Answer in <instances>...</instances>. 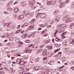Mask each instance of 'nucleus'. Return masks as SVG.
I'll list each match as a JSON object with an SVG mask.
<instances>
[{"instance_id":"obj_1","label":"nucleus","mask_w":74,"mask_h":74,"mask_svg":"<svg viewBox=\"0 0 74 74\" xmlns=\"http://www.w3.org/2000/svg\"><path fill=\"white\" fill-rule=\"evenodd\" d=\"M24 15H25V16H27L29 15L28 11L26 10H24L23 12V14L20 15L18 18V20H21L24 18Z\"/></svg>"},{"instance_id":"obj_2","label":"nucleus","mask_w":74,"mask_h":74,"mask_svg":"<svg viewBox=\"0 0 74 74\" xmlns=\"http://www.w3.org/2000/svg\"><path fill=\"white\" fill-rule=\"evenodd\" d=\"M54 3L52 0H48L47 2V5H52Z\"/></svg>"},{"instance_id":"obj_3","label":"nucleus","mask_w":74,"mask_h":74,"mask_svg":"<svg viewBox=\"0 0 74 74\" xmlns=\"http://www.w3.org/2000/svg\"><path fill=\"white\" fill-rule=\"evenodd\" d=\"M38 48V45L37 44H35L32 48L34 51H36L37 49V48Z\"/></svg>"},{"instance_id":"obj_4","label":"nucleus","mask_w":74,"mask_h":74,"mask_svg":"<svg viewBox=\"0 0 74 74\" xmlns=\"http://www.w3.org/2000/svg\"><path fill=\"white\" fill-rule=\"evenodd\" d=\"M47 50L46 49L44 50L42 52V56H44L47 55Z\"/></svg>"},{"instance_id":"obj_5","label":"nucleus","mask_w":74,"mask_h":74,"mask_svg":"<svg viewBox=\"0 0 74 74\" xmlns=\"http://www.w3.org/2000/svg\"><path fill=\"white\" fill-rule=\"evenodd\" d=\"M36 3V1H29L28 3V4L29 5H30L32 4H34Z\"/></svg>"},{"instance_id":"obj_6","label":"nucleus","mask_w":74,"mask_h":74,"mask_svg":"<svg viewBox=\"0 0 74 74\" xmlns=\"http://www.w3.org/2000/svg\"><path fill=\"white\" fill-rule=\"evenodd\" d=\"M27 4L25 2L23 3L22 2L21 3V5L22 7H26V5Z\"/></svg>"},{"instance_id":"obj_7","label":"nucleus","mask_w":74,"mask_h":74,"mask_svg":"<svg viewBox=\"0 0 74 74\" xmlns=\"http://www.w3.org/2000/svg\"><path fill=\"white\" fill-rule=\"evenodd\" d=\"M4 26H7L9 28L10 27H11V24L10 23H5L4 24Z\"/></svg>"},{"instance_id":"obj_8","label":"nucleus","mask_w":74,"mask_h":74,"mask_svg":"<svg viewBox=\"0 0 74 74\" xmlns=\"http://www.w3.org/2000/svg\"><path fill=\"white\" fill-rule=\"evenodd\" d=\"M34 27H35L34 25H31L30 27H28V29L29 30H31L32 29H34Z\"/></svg>"},{"instance_id":"obj_9","label":"nucleus","mask_w":74,"mask_h":74,"mask_svg":"<svg viewBox=\"0 0 74 74\" xmlns=\"http://www.w3.org/2000/svg\"><path fill=\"white\" fill-rule=\"evenodd\" d=\"M28 23H25L22 26H21V27L22 28H24L25 27L28 26Z\"/></svg>"},{"instance_id":"obj_10","label":"nucleus","mask_w":74,"mask_h":74,"mask_svg":"<svg viewBox=\"0 0 74 74\" xmlns=\"http://www.w3.org/2000/svg\"><path fill=\"white\" fill-rule=\"evenodd\" d=\"M67 18H69V16L67 17V16H64L63 18L62 21L64 22V21H66V20H67Z\"/></svg>"},{"instance_id":"obj_11","label":"nucleus","mask_w":74,"mask_h":74,"mask_svg":"<svg viewBox=\"0 0 74 74\" xmlns=\"http://www.w3.org/2000/svg\"><path fill=\"white\" fill-rule=\"evenodd\" d=\"M27 37V34H25L21 36V38H26V37Z\"/></svg>"},{"instance_id":"obj_12","label":"nucleus","mask_w":74,"mask_h":74,"mask_svg":"<svg viewBox=\"0 0 74 74\" xmlns=\"http://www.w3.org/2000/svg\"><path fill=\"white\" fill-rule=\"evenodd\" d=\"M19 11V10H18V8H15L14 10V12L15 13H16Z\"/></svg>"},{"instance_id":"obj_13","label":"nucleus","mask_w":74,"mask_h":74,"mask_svg":"<svg viewBox=\"0 0 74 74\" xmlns=\"http://www.w3.org/2000/svg\"><path fill=\"white\" fill-rule=\"evenodd\" d=\"M72 21H73V19H72V18H69V19H68L66 20V22L68 23V22H71Z\"/></svg>"},{"instance_id":"obj_14","label":"nucleus","mask_w":74,"mask_h":74,"mask_svg":"<svg viewBox=\"0 0 74 74\" xmlns=\"http://www.w3.org/2000/svg\"><path fill=\"white\" fill-rule=\"evenodd\" d=\"M46 32L47 29L43 30L42 31V32L41 33V34H45V33H46Z\"/></svg>"},{"instance_id":"obj_15","label":"nucleus","mask_w":74,"mask_h":74,"mask_svg":"<svg viewBox=\"0 0 74 74\" xmlns=\"http://www.w3.org/2000/svg\"><path fill=\"white\" fill-rule=\"evenodd\" d=\"M10 34H9L8 33L6 34L5 35V36H6V38H10Z\"/></svg>"},{"instance_id":"obj_16","label":"nucleus","mask_w":74,"mask_h":74,"mask_svg":"<svg viewBox=\"0 0 74 74\" xmlns=\"http://www.w3.org/2000/svg\"><path fill=\"white\" fill-rule=\"evenodd\" d=\"M26 63V62H25L24 61H22L21 62V63H20L21 65H23L25 64Z\"/></svg>"},{"instance_id":"obj_17","label":"nucleus","mask_w":74,"mask_h":74,"mask_svg":"<svg viewBox=\"0 0 74 74\" xmlns=\"http://www.w3.org/2000/svg\"><path fill=\"white\" fill-rule=\"evenodd\" d=\"M7 10H8V11H12V10H13V9L10 8H7Z\"/></svg>"},{"instance_id":"obj_18","label":"nucleus","mask_w":74,"mask_h":74,"mask_svg":"<svg viewBox=\"0 0 74 74\" xmlns=\"http://www.w3.org/2000/svg\"><path fill=\"white\" fill-rule=\"evenodd\" d=\"M58 30H57L54 33V35L55 37H56V34H57V33H58Z\"/></svg>"},{"instance_id":"obj_19","label":"nucleus","mask_w":74,"mask_h":74,"mask_svg":"<svg viewBox=\"0 0 74 74\" xmlns=\"http://www.w3.org/2000/svg\"><path fill=\"white\" fill-rule=\"evenodd\" d=\"M60 20V18H57L55 20V21L56 22H58Z\"/></svg>"},{"instance_id":"obj_20","label":"nucleus","mask_w":74,"mask_h":74,"mask_svg":"<svg viewBox=\"0 0 74 74\" xmlns=\"http://www.w3.org/2000/svg\"><path fill=\"white\" fill-rule=\"evenodd\" d=\"M58 13V10H56L53 13L54 15H56Z\"/></svg>"},{"instance_id":"obj_21","label":"nucleus","mask_w":74,"mask_h":74,"mask_svg":"<svg viewBox=\"0 0 74 74\" xmlns=\"http://www.w3.org/2000/svg\"><path fill=\"white\" fill-rule=\"evenodd\" d=\"M2 64L3 66H5L7 65V64L5 62H2Z\"/></svg>"},{"instance_id":"obj_22","label":"nucleus","mask_w":74,"mask_h":74,"mask_svg":"<svg viewBox=\"0 0 74 74\" xmlns=\"http://www.w3.org/2000/svg\"><path fill=\"white\" fill-rule=\"evenodd\" d=\"M40 26L41 27H42V28L44 27H45V26L44 24H41L40 25Z\"/></svg>"},{"instance_id":"obj_23","label":"nucleus","mask_w":74,"mask_h":74,"mask_svg":"<svg viewBox=\"0 0 74 74\" xmlns=\"http://www.w3.org/2000/svg\"><path fill=\"white\" fill-rule=\"evenodd\" d=\"M16 43H18L19 42V39L17 38L15 40Z\"/></svg>"},{"instance_id":"obj_24","label":"nucleus","mask_w":74,"mask_h":74,"mask_svg":"<svg viewBox=\"0 0 74 74\" xmlns=\"http://www.w3.org/2000/svg\"><path fill=\"white\" fill-rule=\"evenodd\" d=\"M13 3H14V1H13L12 0L11 1L9 2V4H13Z\"/></svg>"},{"instance_id":"obj_25","label":"nucleus","mask_w":74,"mask_h":74,"mask_svg":"<svg viewBox=\"0 0 74 74\" xmlns=\"http://www.w3.org/2000/svg\"><path fill=\"white\" fill-rule=\"evenodd\" d=\"M56 41H59V40H60V41H62V39H59V38H56L55 39Z\"/></svg>"},{"instance_id":"obj_26","label":"nucleus","mask_w":74,"mask_h":74,"mask_svg":"<svg viewBox=\"0 0 74 74\" xmlns=\"http://www.w3.org/2000/svg\"><path fill=\"white\" fill-rule=\"evenodd\" d=\"M40 17L41 18H44V15L43 14H40Z\"/></svg>"},{"instance_id":"obj_27","label":"nucleus","mask_w":74,"mask_h":74,"mask_svg":"<svg viewBox=\"0 0 74 74\" xmlns=\"http://www.w3.org/2000/svg\"><path fill=\"white\" fill-rule=\"evenodd\" d=\"M21 30L19 29L18 31L16 32H15V34H18V33H20L21 32Z\"/></svg>"},{"instance_id":"obj_28","label":"nucleus","mask_w":74,"mask_h":74,"mask_svg":"<svg viewBox=\"0 0 74 74\" xmlns=\"http://www.w3.org/2000/svg\"><path fill=\"white\" fill-rule=\"evenodd\" d=\"M47 17V14H43V18H45Z\"/></svg>"},{"instance_id":"obj_29","label":"nucleus","mask_w":74,"mask_h":74,"mask_svg":"<svg viewBox=\"0 0 74 74\" xmlns=\"http://www.w3.org/2000/svg\"><path fill=\"white\" fill-rule=\"evenodd\" d=\"M52 61H50L48 62V64H50V65H52Z\"/></svg>"},{"instance_id":"obj_30","label":"nucleus","mask_w":74,"mask_h":74,"mask_svg":"<svg viewBox=\"0 0 74 74\" xmlns=\"http://www.w3.org/2000/svg\"><path fill=\"white\" fill-rule=\"evenodd\" d=\"M45 21L46 22H48L49 21V19L48 18H47L46 19Z\"/></svg>"},{"instance_id":"obj_31","label":"nucleus","mask_w":74,"mask_h":74,"mask_svg":"<svg viewBox=\"0 0 74 74\" xmlns=\"http://www.w3.org/2000/svg\"><path fill=\"white\" fill-rule=\"evenodd\" d=\"M70 2V0H67L65 2V3H68Z\"/></svg>"},{"instance_id":"obj_32","label":"nucleus","mask_w":74,"mask_h":74,"mask_svg":"<svg viewBox=\"0 0 74 74\" xmlns=\"http://www.w3.org/2000/svg\"><path fill=\"white\" fill-rule=\"evenodd\" d=\"M60 29L63 32H64V28L63 27L61 28Z\"/></svg>"},{"instance_id":"obj_33","label":"nucleus","mask_w":74,"mask_h":74,"mask_svg":"<svg viewBox=\"0 0 74 74\" xmlns=\"http://www.w3.org/2000/svg\"><path fill=\"white\" fill-rule=\"evenodd\" d=\"M20 26H21V25H18L17 27V29H19L20 27Z\"/></svg>"},{"instance_id":"obj_34","label":"nucleus","mask_w":74,"mask_h":74,"mask_svg":"<svg viewBox=\"0 0 74 74\" xmlns=\"http://www.w3.org/2000/svg\"><path fill=\"white\" fill-rule=\"evenodd\" d=\"M38 67H37L35 68V70H36L37 71V70H39L40 69L39 68H38Z\"/></svg>"},{"instance_id":"obj_35","label":"nucleus","mask_w":74,"mask_h":74,"mask_svg":"<svg viewBox=\"0 0 74 74\" xmlns=\"http://www.w3.org/2000/svg\"><path fill=\"white\" fill-rule=\"evenodd\" d=\"M17 63H19L20 64H21V61H17Z\"/></svg>"},{"instance_id":"obj_36","label":"nucleus","mask_w":74,"mask_h":74,"mask_svg":"<svg viewBox=\"0 0 74 74\" xmlns=\"http://www.w3.org/2000/svg\"><path fill=\"white\" fill-rule=\"evenodd\" d=\"M51 55L50 54V53H49L48 54V57H49V58L51 57Z\"/></svg>"},{"instance_id":"obj_37","label":"nucleus","mask_w":74,"mask_h":74,"mask_svg":"<svg viewBox=\"0 0 74 74\" xmlns=\"http://www.w3.org/2000/svg\"><path fill=\"white\" fill-rule=\"evenodd\" d=\"M36 21V19H32L31 20V22H34V21Z\"/></svg>"},{"instance_id":"obj_38","label":"nucleus","mask_w":74,"mask_h":74,"mask_svg":"<svg viewBox=\"0 0 74 74\" xmlns=\"http://www.w3.org/2000/svg\"><path fill=\"white\" fill-rule=\"evenodd\" d=\"M26 42H28V43H29L30 42V41L29 40H26Z\"/></svg>"},{"instance_id":"obj_39","label":"nucleus","mask_w":74,"mask_h":74,"mask_svg":"<svg viewBox=\"0 0 74 74\" xmlns=\"http://www.w3.org/2000/svg\"><path fill=\"white\" fill-rule=\"evenodd\" d=\"M11 34L12 36H14V34H15V33L14 32H12L11 33Z\"/></svg>"},{"instance_id":"obj_40","label":"nucleus","mask_w":74,"mask_h":74,"mask_svg":"<svg viewBox=\"0 0 74 74\" xmlns=\"http://www.w3.org/2000/svg\"><path fill=\"white\" fill-rule=\"evenodd\" d=\"M39 50L40 52H42V51H43V49H39Z\"/></svg>"},{"instance_id":"obj_41","label":"nucleus","mask_w":74,"mask_h":74,"mask_svg":"<svg viewBox=\"0 0 74 74\" xmlns=\"http://www.w3.org/2000/svg\"><path fill=\"white\" fill-rule=\"evenodd\" d=\"M3 13L5 14H8V12H7V11H6L5 12H4Z\"/></svg>"},{"instance_id":"obj_42","label":"nucleus","mask_w":74,"mask_h":74,"mask_svg":"<svg viewBox=\"0 0 74 74\" xmlns=\"http://www.w3.org/2000/svg\"><path fill=\"white\" fill-rule=\"evenodd\" d=\"M48 36V34H45L43 35V37H46Z\"/></svg>"},{"instance_id":"obj_43","label":"nucleus","mask_w":74,"mask_h":74,"mask_svg":"<svg viewBox=\"0 0 74 74\" xmlns=\"http://www.w3.org/2000/svg\"><path fill=\"white\" fill-rule=\"evenodd\" d=\"M25 33V30H23L21 32V34H23Z\"/></svg>"},{"instance_id":"obj_44","label":"nucleus","mask_w":74,"mask_h":74,"mask_svg":"<svg viewBox=\"0 0 74 74\" xmlns=\"http://www.w3.org/2000/svg\"><path fill=\"white\" fill-rule=\"evenodd\" d=\"M11 27H11V28H14V25H13L12 26H11Z\"/></svg>"},{"instance_id":"obj_45","label":"nucleus","mask_w":74,"mask_h":74,"mask_svg":"<svg viewBox=\"0 0 74 74\" xmlns=\"http://www.w3.org/2000/svg\"><path fill=\"white\" fill-rule=\"evenodd\" d=\"M51 27V25H49L47 26V27L48 28H50V27Z\"/></svg>"},{"instance_id":"obj_46","label":"nucleus","mask_w":74,"mask_h":74,"mask_svg":"<svg viewBox=\"0 0 74 74\" xmlns=\"http://www.w3.org/2000/svg\"><path fill=\"white\" fill-rule=\"evenodd\" d=\"M33 45L32 44H31V45H29V47H33Z\"/></svg>"},{"instance_id":"obj_47","label":"nucleus","mask_w":74,"mask_h":74,"mask_svg":"<svg viewBox=\"0 0 74 74\" xmlns=\"http://www.w3.org/2000/svg\"><path fill=\"white\" fill-rule=\"evenodd\" d=\"M10 3H9L7 4V6L8 7H10Z\"/></svg>"},{"instance_id":"obj_48","label":"nucleus","mask_w":74,"mask_h":74,"mask_svg":"<svg viewBox=\"0 0 74 74\" xmlns=\"http://www.w3.org/2000/svg\"><path fill=\"white\" fill-rule=\"evenodd\" d=\"M60 8H63V6L62 5H60L59 6Z\"/></svg>"},{"instance_id":"obj_49","label":"nucleus","mask_w":74,"mask_h":74,"mask_svg":"<svg viewBox=\"0 0 74 74\" xmlns=\"http://www.w3.org/2000/svg\"><path fill=\"white\" fill-rule=\"evenodd\" d=\"M31 36L32 37H34V33H33L31 35Z\"/></svg>"},{"instance_id":"obj_50","label":"nucleus","mask_w":74,"mask_h":74,"mask_svg":"<svg viewBox=\"0 0 74 74\" xmlns=\"http://www.w3.org/2000/svg\"><path fill=\"white\" fill-rule=\"evenodd\" d=\"M27 48H26V49L24 50V52H27Z\"/></svg>"},{"instance_id":"obj_51","label":"nucleus","mask_w":74,"mask_h":74,"mask_svg":"<svg viewBox=\"0 0 74 74\" xmlns=\"http://www.w3.org/2000/svg\"><path fill=\"white\" fill-rule=\"evenodd\" d=\"M71 69L74 71V67L72 66L71 67Z\"/></svg>"},{"instance_id":"obj_52","label":"nucleus","mask_w":74,"mask_h":74,"mask_svg":"<svg viewBox=\"0 0 74 74\" xmlns=\"http://www.w3.org/2000/svg\"><path fill=\"white\" fill-rule=\"evenodd\" d=\"M59 32H60V33H62V32H63V31L61 29H59Z\"/></svg>"},{"instance_id":"obj_53","label":"nucleus","mask_w":74,"mask_h":74,"mask_svg":"<svg viewBox=\"0 0 74 74\" xmlns=\"http://www.w3.org/2000/svg\"><path fill=\"white\" fill-rule=\"evenodd\" d=\"M18 2L16 1V2H15V3H14V5H15V4H18Z\"/></svg>"},{"instance_id":"obj_54","label":"nucleus","mask_w":74,"mask_h":74,"mask_svg":"<svg viewBox=\"0 0 74 74\" xmlns=\"http://www.w3.org/2000/svg\"><path fill=\"white\" fill-rule=\"evenodd\" d=\"M64 2H62L61 3V5H64Z\"/></svg>"},{"instance_id":"obj_55","label":"nucleus","mask_w":74,"mask_h":74,"mask_svg":"<svg viewBox=\"0 0 74 74\" xmlns=\"http://www.w3.org/2000/svg\"><path fill=\"white\" fill-rule=\"evenodd\" d=\"M63 2L62 0H59V2L61 3Z\"/></svg>"},{"instance_id":"obj_56","label":"nucleus","mask_w":74,"mask_h":74,"mask_svg":"<svg viewBox=\"0 0 74 74\" xmlns=\"http://www.w3.org/2000/svg\"><path fill=\"white\" fill-rule=\"evenodd\" d=\"M49 49H52V47L50 46V47H49Z\"/></svg>"},{"instance_id":"obj_57","label":"nucleus","mask_w":74,"mask_h":74,"mask_svg":"<svg viewBox=\"0 0 74 74\" xmlns=\"http://www.w3.org/2000/svg\"><path fill=\"white\" fill-rule=\"evenodd\" d=\"M74 26V23H72L71 25V26Z\"/></svg>"},{"instance_id":"obj_58","label":"nucleus","mask_w":74,"mask_h":74,"mask_svg":"<svg viewBox=\"0 0 74 74\" xmlns=\"http://www.w3.org/2000/svg\"><path fill=\"white\" fill-rule=\"evenodd\" d=\"M13 16L14 19H16V16L14 15Z\"/></svg>"},{"instance_id":"obj_59","label":"nucleus","mask_w":74,"mask_h":74,"mask_svg":"<svg viewBox=\"0 0 74 74\" xmlns=\"http://www.w3.org/2000/svg\"><path fill=\"white\" fill-rule=\"evenodd\" d=\"M42 29V28H39L38 29V30H41Z\"/></svg>"},{"instance_id":"obj_60","label":"nucleus","mask_w":74,"mask_h":74,"mask_svg":"<svg viewBox=\"0 0 74 74\" xmlns=\"http://www.w3.org/2000/svg\"><path fill=\"white\" fill-rule=\"evenodd\" d=\"M47 59V57H45L43 58V60H46Z\"/></svg>"},{"instance_id":"obj_61","label":"nucleus","mask_w":74,"mask_h":74,"mask_svg":"<svg viewBox=\"0 0 74 74\" xmlns=\"http://www.w3.org/2000/svg\"><path fill=\"white\" fill-rule=\"evenodd\" d=\"M39 15H40L39 14H38L36 16V18H38V17L39 16Z\"/></svg>"},{"instance_id":"obj_62","label":"nucleus","mask_w":74,"mask_h":74,"mask_svg":"<svg viewBox=\"0 0 74 74\" xmlns=\"http://www.w3.org/2000/svg\"><path fill=\"white\" fill-rule=\"evenodd\" d=\"M72 42L73 43V45H74V40H73L72 41Z\"/></svg>"},{"instance_id":"obj_63","label":"nucleus","mask_w":74,"mask_h":74,"mask_svg":"<svg viewBox=\"0 0 74 74\" xmlns=\"http://www.w3.org/2000/svg\"><path fill=\"white\" fill-rule=\"evenodd\" d=\"M72 7H74V3L72 5Z\"/></svg>"},{"instance_id":"obj_64","label":"nucleus","mask_w":74,"mask_h":74,"mask_svg":"<svg viewBox=\"0 0 74 74\" xmlns=\"http://www.w3.org/2000/svg\"><path fill=\"white\" fill-rule=\"evenodd\" d=\"M71 62L72 64H74V61H72Z\"/></svg>"}]
</instances>
